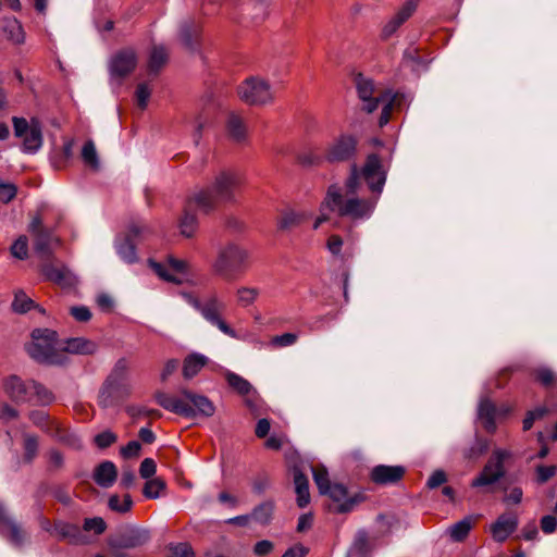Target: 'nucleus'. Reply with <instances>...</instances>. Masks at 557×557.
I'll return each instance as SVG.
<instances>
[{
	"label": "nucleus",
	"mask_w": 557,
	"mask_h": 557,
	"mask_svg": "<svg viewBox=\"0 0 557 557\" xmlns=\"http://www.w3.org/2000/svg\"><path fill=\"white\" fill-rule=\"evenodd\" d=\"M181 295L183 299L195 310H197L208 323L215 326L223 334L232 338H237L236 331L231 327L223 318V312L225 311L226 305L218 297L216 294H211L203 301H201L193 293L184 292Z\"/></svg>",
	"instance_id": "6e6552de"
},
{
	"label": "nucleus",
	"mask_w": 557,
	"mask_h": 557,
	"mask_svg": "<svg viewBox=\"0 0 557 557\" xmlns=\"http://www.w3.org/2000/svg\"><path fill=\"white\" fill-rule=\"evenodd\" d=\"M29 232L34 236L35 251L41 257H49L52 251V245L58 244V239L42 224L40 216H35L29 224Z\"/></svg>",
	"instance_id": "4468645a"
},
{
	"label": "nucleus",
	"mask_w": 557,
	"mask_h": 557,
	"mask_svg": "<svg viewBox=\"0 0 557 557\" xmlns=\"http://www.w3.org/2000/svg\"><path fill=\"white\" fill-rule=\"evenodd\" d=\"M34 307V301L23 292L17 290L14 295L12 309L18 313H25Z\"/></svg>",
	"instance_id": "09e8293b"
},
{
	"label": "nucleus",
	"mask_w": 557,
	"mask_h": 557,
	"mask_svg": "<svg viewBox=\"0 0 557 557\" xmlns=\"http://www.w3.org/2000/svg\"><path fill=\"white\" fill-rule=\"evenodd\" d=\"M149 264L159 277L174 284H182V280L175 274L170 273L168 268L180 274H186L188 272V263L185 260L176 259L172 256L168 257L166 263L149 260Z\"/></svg>",
	"instance_id": "dca6fc26"
},
{
	"label": "nucleus",
	"mask_w": 557,
	"mask_h": 557,
	"mask_svg": "<svg viewBox=\"0 0 557 557\" xmlns=\"http://www.w3.org/2000/svg\"><path fill=\"white\" fill-rule=\"evenodd\" d=\"M312 475L320 494H326V492L333 485V483L330 481L326 468L324 466L312 468Z\"/></svg>",
	"instance_id": "37998d69"
},
{
	"label": "nucleus",
	"mask_w": 557,
	"mask_h": 557,
	"mask_svg": "<svg viewBox=\"0 0 557 557\" xmlns=\"http://www.w3.org/2000/svg\"><path fill=\"white\" fill-rule=\"evenodd\" d=\"M165 488V482L160 479H150L145 483L143 494L146 498L156 499L160 497L161 492Z\"/></svg>",
	"instance_id": "49530a36"
},
{
	"label": "nucleus",
	"mask_w": 557,
	"mask_h": 557,
	"mask_svg": "<svg viewBox=\"0 0 557 557\" xmlns=\"http://www.w3.org/2000/svg\"><path fill=\"white\" fill-rule=\"evenodd\" d=\"M22 151L28 154L36 153L42 146V127L37 119H32L30 129L24 134Z\"/></svg>",
	"instance_id": "b1692460"
},
{
	"label": "nucleus",
	"mask_w": 557,
	"mask_h": 557,
	"mask_svg": "<svg viewBox=\"0 0 557 557\" xmlns=\"http://www.w3.org/2000/svg\"><path fill=\"white\" fill-rule=\"evenodd\" d=\"M82 159L86 165L91 168L92 170L99 169V158L95 147V144L91 140H88L84 144L82 149Z\"/></svg>",
	"instance_id": "a18cd8bd"
},
{
	"label": "nucleus",
	"mask_w": 557,
	"mask_h": 557,
	"mask_svg": "<svg viewBox=\"0 0 557 557\" xmlns=\"http://www.w3.org/2000/svg\"><path fill=\"white\" fill-rule=\"evenodd\" d=\"M472 525H473V519L471 517H466L462 520L454 523L449 528V530H448L449 536L455 542H461L468 536L470 530L472 529Z\"/></svg>",
	"instance_id": "e433bc0d"
},
{
	"label": "nucleus",
	"mask_w": 557,
	"mask_h": 557,
	"mask_svg": "<svg viewBox=\"0 0 557 557\" xmlns=\"http://www.w3.org/2000/svg\"><path fill=\"white\" fill-rule=\"evenodd\" d=\"M325 495L336 504L334 511L337 513L352 511L364 499L361 494L349 495L347 487L339 483H333Z\"/></svg>",
	"instance_id": "2eb2a0df"
},
{
	"label": "nucleus",
	"mask_w": 557,
	"mask_h": 557,
	"mask_svg": "<svg viewBox=\"0 0 557 557\" xmlns=\"http://www.w3.org/2000/svg\"><path fill=\"white\" fill-rule=\"evenodd\" d=\"M168 557H195V552L189 543L182 542L168 546Z\"/></svg>",
	"instance_id": "603ef678"
},
{
	"label": "nucleus",
	"mask_w": 557,
	"mask_h": 557,
	"mask_svg": "<svg viewBox=\"0 0 557 557\" xmlns=\"http://www.w3.org/2000/svg\"><path fill=\"white\" fill-rule=\"evenodd\" d=\"M180 394L182 397L157 392L154 399L163 409L186 418H194L197 414L209 418L214 414L215 406L207 396L196 394L187 388H181Z\"/></svg>",
	"instance_id": "39448f33"
},
{
	"label": "nucleus",
	"mask_w": 557,
	"mask_h": 557,
	"mask_svg": "<svg viewBox=\"0 0 557 557\" xmlns=\"http://www.w3.org/2000/svg\"><path fill=\"white\" fill-rule=\"evenodd\" d=\"M488 441L476 436L471 445L462 450V456L466 460L476 461L488 449Z\"/></svg>",
	"instance_id": "f704fd0d"
},
{
	"label": "nucleus",
	"mask_w": 557,
	"mask_h": 557,
	"mask_svg": "<svg viewBox=\"0 0 557 557\" xmlns=\"http://www.w3.org/2000/svg\"><path fill=\"white\" fill-rule=\"evenodd\" d=\"M45 276L61 286H72L76 282L75 275L65 265L55 267L53 264H46L42 268Z\"/></svg>",
	"instance_id": "a878e982"
},
{
	"label": "nucleus",
	"mask_w": 557,
	"mask_h": 557,
	"mask_svg": "<svg viewBox=\"0 0 557 557\" xmlns=\"http://www.w3.org/2000/svg\"><path fill=\"white\" fill-rule=\"evenodd\" d=\"M510 457L507 449H494L482 471L472 480L471 487H486L502 480L506 474L505 461Z\"/></svg>",
	"instance_id": "9b49d317"
},
{
	"label": "nucleus",
	"mask_w": 557,
	"mask_h": 557,
	"mask_svg": "<svg viewBox=\"0 0 557 557\" xmlns=\"http://www.w3.org/2000/svg\"><path fill=\"white\" fill-rule=\"evenodd\" d=\"M12 123L14 128V135L18 138L23 137L24 134H26L32 127V121L28 122L24 117L14 116L12 119Z\"/></svg>",
	"instance_id": "338daca9"
},
{
	"label": "nucleus",
	"mask_w": 557,
	"mask_h": 557,
	"mask_svg": "<svg viewBox=\"0 0 557 557\" xmlns=\"http://www.w3.org/2000/svg\"><path fill=\"white\" fill-rule=\"evenodd\" d=\"M83 528L85 531H94L96 534H101L107 525L102 518L95 517L85 519Z\"/></svg>",
	"instance_id": "e2e57ef3"
},
{
	"label": "nucleus",
	"mask_w": 557,
	"mask_h": 557,
	"mask_svg": "<svg viewBox=\"0 0 557 557\" xmlns=\"http://www.w3.org/2000/svg\"><path fill=\"white\" fill-rule=\"evenodd\" d=\"M11 253L20 260H24L28 257V240L26 236H20L12 244Z\"/></svg>",
	"instance_id": "5fc2aeb1"
},
{
	"label": "nucleus",
	"mask_w": 557,
	"mask_h": 557,
	"mask_svg": "<svg viewBox=\"0 0 557 557\" xmlns=\"http://www.w3.org/2000/svg\"><path fill=\"white\" fill-rule=\"evenodd\" d=\"M30 396H33L34 405H49L54 400V396L51 391L45 387L42 384L36 381H29Z\"/></svg>",
	"instance_id": "72a5a7b5"
},
{
	"label": "nucleus",
	"mask_w": 557,
	"mask_h": 557,
	"mask_svg": "<svg viewBox=\"0 0 557 557\" xmlns=\"http://www.w3.org/2000/svg\"><path fill=\"white\" fill-rule=\"evenodd\" d=\"M0 532L16 546H21L25 540L24 532L13 520H5L4 525H0Z\"/></svg>",
	"instance_id": "c9c22d12"
},
{
	"label": "nucleus",
	"mask_w": 557,
	"mask_h": 557,
	"mask_svg": "<svg viewBox=\"0 0 557 557\" xmlns=\"http://www.w3.org/2000/svg\"><path fill=\"white\" fill-rule=\"evenodd\" d=\"M150 233V230H146L139 226H132L129 228L128 235L125 238L117 240L115 244L116 252L120 258L126 263H135L138 258L134 239Z\"/></svg>",
	"instance_id": "a211bd4d"
},
{
	"label": "nucleus",
	"mask_w": 557,
	"mask_h": 557,
	"mask_svg": "<svg viewBox=\"0 0 557 557\" xmlns=\"http://www.w3.org/2000/svg\"><path fill=\"white\" fill-rule=\"evenodd\" d=\"M50 435L60 443L72 449H81L83 447L82 438L74 432L63 428L59 422H53Z\"/></svg>",
	"instance_id": "c85d7f7f"
},
{
	"label": "nucleus",
	"mask_w": 557,
	"mask_h": 557,
	"mask_svg": "<svg viewBox=\"0 0 557 557\" xmlns=\"http://www.w3.org/2000/svg\"><path fill=\"white\" fill-rule=\"evenodd\" d=\"M405 468L403 466H375L370 473L372 482L380 485L397 483L403 479Z\"/></svg>",
	"instance_id": "6ab92c4d"
},
{
	"label": "nucleus",
	"mask_w": 557,
	"mask_h": 557,
	"mask_svg": "<svg viewBox=\"0 0 557 557\" xmlns=\"http://www.w3.org/2000/svg\"><path fill=\"white\" fill-rule=\"evenodd\" d=\"M357 92L363 102L362 110L368 113L375 111L379 106L382 107L379 125L383 127L389 122L391 113L395 106L399 103L398 94L392 90L380 91L375 94L374 83L372 79L359 76L356 82Z\"/></svg>",
	"instance_id": "423d86ee"
},
{
	"label": "nucleus",
	"mask_w": 557,
	"mask_h": 557,
	"mask_svg": "<svg viewBox=\"0 0 557 557\" xmlns=\"http://www.w3.org/2000/svg\"><path fill=\"white\" fill-rule=\"evenodd\" d=\"M195 209L199 210V208L194 201L193 195L191 197L188 198L185 206L184 214L180 221V232L183 236L187 238L193 237L197 232L198 222L195 213L193 212Z\"/></svg>",
	"instance_id": "393cba45"
},
{
	"label": "nucleus",
	"mask_w": 557,
	"mask_h": 557,
	"mask_svg": "<svg viewBox=\"0 0 557 557\" xmlns=\"http://www.w3.org/2000/svg\"><path fill=\"white\" fill-rule=\"evenodd\" d=\"M249 260L248 249L236 243H228L219 250L212 270L223 280L233 281L247 271Z\"/></svg>",
	"instance_id": "0eeeda50"
},
{
	"label": "nucleus",
	"mask_w": 557,
	"mask_h": 557,
	"mask_svg": "<svg viewBox=\"0 0 557 557\" xmlns=\"http://www.w3.org/2000/svg\"><path fill=\"white\" fill-rule=\"evenodd\" d=\"M240 185L239 174L231 171H221L211 186L194 194V201L202 213H210L221 202L235 201V191Z\"/></svg>",
	"instance_id": "7ed1b4c3"
},
{
	"label": "nucleus",
	"mask_w": 557,
	"mask_h": 557,
	"mask_svg": "<svg viewBox=\"0 0 557 557\" xmlns=\"http://www.w3.org/2000/svg\"><path fill=\"white\" fill-rule=\"evenodd\" d=\"M237 302L240 307L251 306L260 295L258 287L240 286L236 289Z\"/></svg>",
	"instance_id": "79ce46f5"
},
{
	"label": "nucleus",
	"mask_w": 557,
	"mask_h": 557,
	"mask_svg": "<svg viewBox=\"0 0 557 557\" xmlns=\"http://www.w3.org/2000/svg\"><path fill=\"white\" fill-rule=\"evenodd\" d=\"M297 335L294 333H284L282 335H276L271 339V345L275 347H287L292 346L296 343Z\"/></svg>",
	"instance_id": "69168bd1"
},
{
	"label": "nucleus",
	"mask_w": 557,
	"mask_h": 557,
	"mask_svg": "<svg viewBox=\"0 0 557 557\" xmlns=\"http://www.w3.org/2000/svg\"><path fill=\"white\" fill-rule=\"evenodd\" d=\"M17 194L16 185L12 183H3L0 181V202L9 203Z\"/></svg>",
	"instance_id": "052dcab7"
},
{
	"label": "nucleus",
	"mask_w": 557,
	"mask_h": 557,
	"mask_svg": "<svg viewBox=\"0 0 557 557\" xmlns=\"http://www.w3.org/2000/svg\"><path fill=\"white\" fill-rule=\"evenodd\" d=\"M274 505L272 502H264L252 510L251 518L260 524H268L273 515Z\"/></svg>",
	"instance_id": "c03bdc74"
},
{
	"label": "nucleus",
	"mask_w": 557,
	"mask_h": 557,
	"mask_svg": "<svg viewBox=\"0 0 557 557\" xmlns=\"http://www.w3.org/2000/svg\"><path fill=\"white\" fill-rule=\"evenodd\" d=\"M387 177V171L382 163V159L376 153L367 157L362 166L356 163L350 165L349 175L345 181V188L348 193L359 194L364 182L369 190L376 197L383 191Z\"/></svg>",
	"instance_id": "20e7f679"
},
{
	"label": "nucleus",
	"mask_w": 557,
	"mask_h": 557,
	"mask_svg": "<svg viewBox=\"0 0 557 557\" xmlns=\"http://www.w3.org/2000/svg\"><path fill=\"white\" fill-rule=\"evenodd\" d=\"M420 0H406L395 13L405 23L417 10Z\"/></svg>",
	"instance_id": "4d7b16f0"
},
{
	"label": "nucleus",
	"mask_w": 557,
	"mask_h": 557,
	"mask_svg": "<svg viewBox=\"0 0 557 557\" xmlns=\"http://www.w3.org/2000/svg\"><path fill=\"white\" fill-rule=\"evenodd\" d=\"M518 518L515 515H500L491 525L493 539L498 542H505L517 529Z\"/></svg>",
	"instance_id": "aec40b11"
},
{
	"label": "nucleus",
	"mask_w": 557,
	"mask_h": 557,
	"mask_svg": "<svg viewBox=\"0 0 557 557\" xmlns=\"http://www.w3.org/2000/svg\"><path fill=\"white\" fill-rule=\"evenodd\" d=\"M358 144L359 140L355 135L341 134L325 149V160L330 163L352 161L358 152Z\"/></svg>",
	"instance_id": "ddd939ff"
},
{
	"label": "nucleus",
	"mask_w": 557,
	"mask_h": 557,
	"mask_svg": "<svg viewBox=\"0 0 557 557\" xmlns=\"http://www.w3.org/2000/svg\"><path fill=\"white\" fill-rule=\"evenodd\" d=\"M98 345L85 337L67 338L62 346V350L76 355H92L97 351Z\"/></svg>",
	"instance_id": "cd10ccee"
},
{
	"label": "nucleus",
	"mask_w": 557,
	"mask_h": 557,
	"mask_svg": "<svg viewBox=\"0 0 557 557\" xmlns=\"http://www.w3.org/2000/svg\"><path fill=\"white\" fill-rule=\"evenodd\" d=\"M242 101L249 106H265L274 100L270 83L260 77H249L237 88Z\"/></svg>",
	"instance_id": "f8f14e48"
},
{
	"label": "nucleus",
	"mask_w": 557,
	"mask_h": 557,
	"mask_svg": "<svg viewBox=\"0 0 557 557\" xmlns=\"http://www.w3.org/2000/svg\"><path fill=\"white\" fill-rule=\"evenodd\" d=\"M168 53L164 47L154 46L150 52L148 61V70L150 73L157 74L160 69L166 63Z\"/></svg>",
	"instance_id": "4c0bfd02"
},
{
	"label": "nucleus",
	"mask_w": 557,
	"mask_h": 557,
	"mask_svg": "<svg viewBox=\"0 0 557 557\" xmlns=\"http://www.w3.org/2000/svg\"><path fill=\"white\" fill-rule=\"evenodd\" d=\"M92 476L99 486L109 488L116 481L117 469L112 461L106 460L96 467Z\"/></svg>",
	"instance_id": "bb28decb"
},
{
	"label": "nucleus",
	"mask_w": 557,
	"mask_h": 557,
	"mask_svg": "<svg viewBox=\"0 0 557 557\" xmlns=\"http://www.w3.org/2000/svg\"><path fill=\"white\" fill-rule=\"evenodd\" d=\"M94 441L99 448L103 449L113 445L117 441V436L112 431L107 430L97 434Z\"/></svg>",
	"instance_id": "bf43d9fd"
},
{
	"label": "nucleus",
	"mask_w": 557,
	"mask_h": 557,
	"mask_svg": "<svg viewBox=\"0 0 557 557\" xmlns=\"http://www.w3.org/2000/svg\"><path fill=\"white\" fill-rule=\"evenodd\" d=\"M345 190L347 189L345 188ZM377 200L379 197L374 195L372 198H359L358 194L348 191L343 195L338 186L331 185L323 199V208H329L331 212L338 216L358 221L369 219L372 215Z\"/></svg>",
	"instance_id": "f257e3e1"
},
{
	"label": "nucleus",
	"mask_w": 557,
	"mask_h": 557,
	"mask_svg": "<svg viewBox=\"0 0 557 557\" xmlns=\"http://www.w3.org/2000/svg\"><path fill=\"white\" fill-rule=\"evenodd\" d=\"M226 381L232 388L243 396H248L251 392L255 393L252 385L246 379L234 372L226 373Z\"/></svg>",
	"instance_id": "a19ab883"
},
{
	"label": "nucleus",
	"mask_w": 557,
	"mask_h": 557,
	"mask_svg": "<svg viewBox=\"0 0 557 557\" xmlns=\"http://www.w3.org/2000/svg\"><path fill=\"white\" fill-rule=\"evenodd\" d=\"M48 469L49 471H58L64 466V456L57 449H51L47 453Z\"/></svg>",
	"instance_id": "13d9d810"
},
{
	"label": "nucleus",
	"mask_w": 557,
	"mask_h": 557,
	"mask_svg": "<svg viewBox=\"0 0 557 557\" xmlns=\"http://www.w3.org/2000/svg\"><path fill=\"white\" fill-rule=\"evenodd\" d=\"M302 216L294 211H285L277 221V226L282 231H288L300 224Z\"/></svg>",
	"instance_id": "8fccbe9b"
},
{
	"label": "nucleus",
	"mask_w": 557,
	"mask_h": 557,
	"mask_svg": "<svg viewBox=\"0 0 557 557\" xmlns=\"http://www.w3.org/2000/svg\"><path fill=\"white\" fill-rule=\"evenodd\" d=\"M208 361V357L202 354H189L183 362V376L186 380L193 379L207 366Z\"/></svg>",
	"instance_id": "2f4dec72"
},
{
	"label": "nucleus",
	"mask_w": 557,
	"mask_h": 557,
	"mask_svg": "<svg viewBox=\"0 0 557 557\" xmlns=\"http://www.w3.org/2000/svg\"><path fill=\"white\" fill-rule=\"evenodd\" d=\"M126 412L132 418H138L141 416H152L156 418H160L162 416V413L157 409H148L146 407H139V406H128L126 408Z\"/></svg>",
	"instance_id": "0e129e2a"
},
{
	"label": "nucleus",
	"mask_w": 557,
	"mask_h": 557,
	"mask_svg": "<svg viewBox=\"0 0 557 557\" xmlns=\"http://www.w3.org/2000/svg\"><path fill=\"white\" fill-rule=\"evenodd\" d=\"M4 391L8 394V396L14 401H33V396H30L29 382H23L18 376H10L4 382Z\"/></svg>",
	"instance_id": "4be33fe9"
},
{
	"label": "nucleus",
	"mask_w": 557,
	"mask_h": 557,
	"mask_svg": "<svg viewBox=\"0 0 557 557\" xmlns=\"http://www.w3.org/2000/svg\"><path fill=\"white\" fill-rule=\"evenodd\" d=\"M199 36V29L195 25L184 24L181 27L180 38L184 47L190 51L196 49V42Z\"/></svg>",
	"instance_id": "ea45409f"
},
{
	"label": "nucleus",
	"mask_w": 557,
	"mask_h": 557,
	"mask_svg": "<svg viewBox=\"0 0 557 557\" xmlns=\"http://www.w3.org/2000/svg\"><path fill=\"white\" fill-rule=\"evenodd\" d=\"M51 533L59 540L67 541L70 544L78 545L86 542L81 528L74 523L55 521Z\"/></svg>",
	"instance_id": "412c9836"
},
{
	"label": "nucleus",
	"mask_w": 557,
	"mask_h": 557,
	"mask_svg": "<svg viewBox=\"0 0 557 557\" xmlns=\"http://www.w3.org/2000/svg\"><path fill=\"white\" fill-rule=\"evenodd\" d=\"M250 5L253 10L251 18L255 22H261L267 17L269 0H251Z\"/></svg>",
	"instance_id": "6e6d98bb"
},
{
	"label": "nucleus",
	"mask_w": 557,
	"mask_h": 557,
	"mask_svg": "<svg viewBox=\"0 0 557 557\" xmlns=\"http://www.w3.org/2000/svg\"><path fill=\"white\" fill-rule=\"evenodd\" d=\"M132 393L129 362L126 358H120L99 389L98 405L104 409L117 407L128 399Z\"/></svg>",
	"instance_id": "f03ea898"
},
{
	"label": "nucleus",
	"mask_w": 557,
	"mask_h": 557,
	"mask_svg": "<svg viewBox=\"0 0 557 557\" xmlns=\"http://www.w3.org/2000/svg\"><path fill=\"white\" fill-rule=\"evenodd\" d=\"M33 342L27 346L28 355L40 363L61 364L63 356L55 347L57 333L49 329H36L32 332Z\"/></svg>",
	"instance_id": "1a4fd4ad"
},
{
	"label": "nucleus",
	"mask_w": 557,
	"mask_h": 557,
	"mask_svg": "<svg viewBox=\"0 0 557 557\" xmlns=\"http://www.w3.org/2000/svg\"><path fill=\"white\" fill-rule=\"evenodd\" d=\"M149 530L135 525L121 528L108 539V546L114 557H125L127 549H135L150 541Z\"/></svg>",
	"instance_id": "9d476101"
},
{
	"label": "nucleus",
	"mask_w": 557,
	"mask_h": 557,
	"mask_svg": "<svg viewBox=\"0 0 557 557\" xmlns=\"http://www.w3.org/2000/svg\"><path fill=\"white\" fill-rule=\"evenodd\" d=\"M227 137L235 143H244L248 136L246 120L238 113L231 112L225 122Z\"/></svg>",
	"instance_id": "5701e85b"
},
{
	"label": "nucleus",
	"mask_w": 557,
	"mask_h": 557,
	"mask_svg": "<svg viewBox=\"0 0 557 557\" xmlns=\"http://www.w3.org/2000/svg\"><path fill=\"white\" fill-rule=\"evenodd\" d=\"M108 505L111 510L124 513L129 511L133 505V500L128 494L124 496L123 500H121L117 495H112L109 498Z\"/></svg>",
	"instance_id": "3c124183"
},
{
	"label": "nucleus",
	"mask_w": 557,
	"mask_h": 557,
	"mask_svg": "<svg viewBox=\"0 0 557 557\" xmlns=\"http://www.w3.org/2000/svg\"><path fill=\"white\" fill-rule=\"evenodd\" d=\"M137 64V54L131 49L117 51L110 60L109 70L112 76L125 77L134 71Z\"/></svg>",
	"instance_id": "f3484780"
},
{
	"label": "nucleus",
	"mask_w": 557,
	"mask_h": 557,
	"mask_svg": "<svg viewBox=\"0 0 557 557\" xmlns=\"http://www.w3.org/2000/svg\"><path fill=\"white\" fill-rule=\"evenodd\" d=\"M294 484L297 495V506L299 508H305L310 503L309 481L297 467L294 468Z\"/></svg>",
	"instance_id": "7c9ffc66"
},
{
	"label": "nucleus",
	"mask_w": 557,
	"mask_h": 557,
	"mask_svg": "<svg viewBox=\"0 0 557 557\" xmlns=\"http://www.w3.org/2000/svg\"><path fill=\"white\" fill-rule=\"evenodd\" d=\"M157 465L152 458H145L139 467V473L143 479H150L156 474Z\"/></svg>",
	"instance_id": "774afa93"
},
{
	"label": "nucleus",
	"mask_w": 557,
	"mask_h": 557,
	"mask_svg": "<svg viewBox=\"0 0 557 557\" xmlns=\"http://www.w3.org/2000/svg\"><path fill=\"white\" fill-rule=\"evenodd\" d=\"M536 383L549 391H557V373L548 367H539L532 371Z\"/></svg>",
	"instance_id": "473e14b6"
},
{
	"label": "nucleus",
	"mask_w": 557,
	"mask_h": 557,
	"mask_svg": "<svg viewBox=\"0 0 557 557\" xmlns=\"http://www.w3.org/2000/svg\"><path fill=\"white\" fill-rule=\"evenodd\" d=\"M495 413V405L488 398H482L478 407V418L490 433H494L496 430Z\"/></svg>",
	"instance_id": "c756f323"
},
{
	"label": "nucleus",
	"mask_w": 557,
	"mask_h": 557,
	"mask_svg": "<svg viewBox=\"0 0 557 557\" xmlns=\"http://www.w3.org/2000/svg\"><path fill=\"white\" fill-rule=\"evenodd\" d=\"M3 32L7 34L8 39L15 44H23L25 40L23 27L14 17L5 21Z\"/></svg>",
	"instance_id": "58836bf2"
},
{
	"label": "nucleus",
	"mask_w": 557,
	"mask_h": 557,
	"mask_svg": "<svg viewBox=\"0 0 557 557\" xmlns=\"http://www.w3.org/2000/svg\"><path fill=\"white\" fill-rule=\"evenodd\" d=\"M404 24L401 18H399L396 14H394L382 27L381 29V39L387 40L392 37L398 28Z\"/></svg>",
	"instance_id": "864d4df0"
},
{
	"label": "nucleus",
	"mask_w": 557,
	"mask_h": 557,
	"mask_svg": "<svg viewBox=\"0 0 557 557\" xmlns=\"http://www.w3.org/2000/svg\"><path fill=\"white\" fill-rule=\"evenodd\" d=\"M29 419L32 420V422L40 428L41 430H44L45 432H47L49 435H50V432H52V424L53 422H55L54 420H50L49 419V416L46 411L44 410H33L30 413H29Z\"/></svg>",
	"instance_id": "de8ad7c7"
},
{
	"label": "nucleus",
	"mask_w": 557,
	"mask_h": 557,
	"mask_svg": "<svg viewBox=\"0 0 557 557\" xmlns=\"http://www.w3.org/2000/svg\"><path fill=\"white\" fill-rule=\"evenodd\" d=\"M24 450H25V458L28 461H32L38 450V440L34 435H25L24 437Z\"/></svg>",
	"instance_id": "680f3d73"
}]
</instances>
